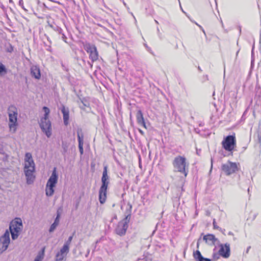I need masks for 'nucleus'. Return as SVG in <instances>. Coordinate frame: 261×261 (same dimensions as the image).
I'll return each mask as SVG.
<instances>
[{
    "label": "nucleus",
    "instance_id": "7ed1b4c3",
    "mask_svg": "<svg viewBox=\"0 0 261 261\" xmlns=\"http://www.w3.org/2000/svg\"><path fill=\"white\" fill-rule=\"evenodd\" d=\"M173 171L179 172L186 177L189 172V163L186 161V158L184 156L178 155L172 161Z\"/></svg>",
    "mask_w": 261,
    "mask_h": 261
},
{
    "label": "nucleus",
    "instance_id": "f8f14e48",
    "mask_svg": "<svg viewBox=\"0 0 261 261\" xmlns=\"http://www.w3.org/2000/svg\"><path fill=\"white\" fill-rule=\"evenodd\" d=\"M58 179V174L57 171V168L54 167L51 176L49 177L46 185L47 187H55Z\"/></svg>",
    "mask_w": 261,
    "mask_h": 261
},
{
    "label": "nucleus",
    "instance_id": "a878e982",
    "mask_svg": "<svg viewBox=\"0 0 261 261\" xmlns=\"http://www.w3.org/2000/svg\"><path fill=\"white\" fill-rule=\"evenodd\" d=\"M73 236H70L68 240L65 242V243L64 244L63 246L62 247H66L68 250H69V245L71 242V241L72 240Z\"/></svg>",
    "mask_w": 261,
    "mask_h": 261
},
{
    "label": "nucleus",
    "instance_id": "49530a36",
    "mask_svg": "<svg viewBox=\"0 0 261 261\" xmlns=\"http://www.w3.org/2000/svg\"><path fill=\"white\" fill-rule=\"evenodd\" d=\"M201 241V238H199L198 241H197V248H199V244H200V242Z\"/></svg>",
    "mask_w": 261,
    "mask_h": 261
},
{
    "label": "nucleus",
    "instance_id": "72a5a7b5",
    "mask_svg": "<svg viewBox=\"0 0 261 261\" xmlns=\"http://www.w3.org/2000/svg\"><path fill=\"white\" fill-rule=\"evenodd\" d=\"M144 46L145 47L146 49H147V50L150 53H151V54H153L152 51V50L151 49V48L150 47H149L146 44H144Z\"/></svg>",
    "mask_w": 261,
    "mask_h": 261
},
{
    "label": "nucleus",
    "instance_id": "680f3d73",
    "mask_svg": "<svg viewBox=\"0 0 261 261\" xmlns=\"http://www.w3.org/2000/svg\"><path fill=\"white\" fill-rule=\"evenodd\" d=\"M220 230H221L223 232V233H224V231H225V229L222 230V229L221 228V229Z\"/></svg>",
    "mask_w": 261,
    "mask_h": 261
},
{
    "label": "nucleus",
    "instance_id": "aec40b11",
    "mask_svg": "<svg viewBox=\"0 0 261 261\" xmlns=\"http://www.w3.org/2000/svg\"><path fill=\"white\" fill-rule=\"evenodd\" d=\"M31 74L32 76L39 80L41 77V72L39 67L36 65H33L31 68Z\"/></svg>",
    "mask_w": 261,
    "mask_h": 261
},
{
    "label": "nucleus",
    "instance_id": "20e7f679",
    "mask_svg": "<svg viewBox=\"0 0 261 261\" xmlns=\"http://www.w3.org/2000/svg\"><path fill=\"white\" fill-rule=\"evenodd\" d=\"M23 228L21 218L16 217L11 221L9 224V232L11 233L13 240H15L18 237Z\"/></svg>",
    "mask_w": 261,
    "mask_h": 261
},
{
    "label": "nucleus",
    "instance_id": "3c124183",
    "mask_svg": "<svg viewBox=\"0 0 261 261\" xmlns=\"http://www.w3.org/2000/svg\"><path fill=\"white\" fill-rule=\"evenodd\" d=\"M238 29L239 31V34L241 35V27L240 25L238 26Z\"/></svg>",
    "mask_w": 261,
    "mask_h": 261
},
{
    "label": "nucleus",
    "instance_id": "2eb2a0df",
    "mask_svg": "<svg viewBox=\"0 0 261 261\" xmlns=\"http://www.w3.org/2000/svg\"><path fill=\"white\" fill-rule=\"evenodd\" d=\"M203 240L209 245H214L216 243L218 244L220 241L213 234H207L203 236Z\"/></svg>",
    "mask_w": 261,
    "mask_h": 261
},
{
    "label": "nucleus",
    "instance_id": "423d86ee",
    "mask_svg": "<svg viewBox=\"0 0 261 261\" xmlns=\"http://www.w3.org/2000/svg\"><path fill=\"white\" fill-rule=\"evenodd\" d=\"M222 147L226 151L231 152L236 146L235 134L228 135L224 137L222 143Z\"/></svg>",
    "mask_w": 261,
    "mask_h": 261
},
{
    "label": "nucleus",
    "instance_id": "2f4dec72",
    "mask_svg": "<svg viewBox=\"0 0 261 261\" xmlns=\"http://www.w3.org/2000/svg\"><path fill=\"white\" fill-rule=\"evenodd\" d=\"M220 256H221V255L219 254V253H214L213 255V260H216L218 259L220 257Z\"/></svg>",
    "mask_w": 261,
    "mask_h": 261
},
{
    "label": "nucleus",
    "instance_id": "c85d7f7f",
    "mask_svg": "<svg viewBox=\"0 0 261 261\" xmlns=\"http://www.w3.org/2000/svg\"><path fill=\"white\" fill-rule=\"evenodd\" d=\"M45 247L41 248V250H40L37 255L38 256H40V257H42V258H44V253H45Z\"/></svg>",
    "mask_w": 261,
    "mask_h": 261
},
{
    "label": "nucleus",
    "instance_id": "052dcab7",
    "mask_svg": "<svg viewBox=\"0 0 261 261\" xmlns=\"http://www.w3.org/2000/svg\"><path fill=\"white\" fill-rule=\"evenodd\" d=\"M155 23L159 24V22L156 20H154Z\"/></svg>",
    "mask_w": 261,
    "mask_h": 261
},
{
    "label": "nucleus",
    "instance_id": "39448f33",
    "mask_svg": "<svg viewBox=\"0 0 261 261\" xmlns=\"http://www.w3.org/2000/svg\"><path fill=\"white\" fill-rule=\"evenodd\" d=\"M8 114L9 116V127L10 130H13V132H15L18 125L17 108L14 105H10L8 108Z\"/></svg>",
    "mask_w": 261,
    "mask_h": 261
},
{
    "label": "nucleus",
    "instance_id": "cd10ccee",
    "mask_svg": "<svg viewBox=\"0 0 261 261\" xmlns=\"http://www.w3.org/2000/svg\"><path fill=\"white\" fill-rule=\"evenodd\" d=\"M7 73V69L5 66L0 63V74L2 75Z\"/></svg>",
    "mask_w": 261,
    "mask_h": 261
},
{
    "label": "nucleus",
    "instance_id": "e433bc0d",
    "mask_svg": "<svg viewBox=\"0 0 261 261\" xmlns=\"http://www.w3.org/2000/svg\"><path fill=\"white\" fill-rule=\"evenodd\" d=\"M208 75H203L202 82H205L206 81H208Z\"/></svg>",
    "mask_w": 261,
    "mask_h": 261
},
{
    "label": "nucleus",
    "instance_id": "b1692460",
    "mask_svg": "<svg viewBox=\"0 0 261 261\" xmlns=\"http://www.w3.org/2000/svg\"><path fill=\"white\" fill-rule=\"evenodd\" d=\"M54 192H55L54 187H47V186H46L45 194L47 196L50 197V196H53Z\"/></svg>",
    "mask_w": 261,
    "mask_h": 261
},
{
    "label": "nucleus",
    "instance_id": "6ab92c4d",
    "mask_svg": "<svg viewBox=\"0 0 261 261\" xmlns=\"http://www.w3.org/2000/svg\"><path fill=\"white\" fill-rule=\"evenodd\" d=\"M59 210H60V209H58L57 210L56 217L53 223L50 225V226L49 227V232H53L59 224L60 219V217H61V212L59 211Z\"/></svg>",
    "mask_w": 261,
    "mask_h": 261
},
{
    "label": "nucleus",
    "instance_id": "6e6d98bb",
    "mask_svg": "<svg viewBox=\"0 0 261 261\" xmlns=\"http://www.w3.org/2000/svg\"><path fill=\"white\" fill-rule=\"evenodd\" d=\"M79 203V202H78L75 204V208H76H76H77V207H78Z\"/></svg>",
    "mask_w": 261,
    "mask_h": 261
},
{
    "label": "nucleus",
    "instance_id": "4468645a",
    "mask_svg": "<svg viewBox=\"0 0 261 261\" xmlns=\"http://www.w3.org/2000/svg\"><path fill=\"white\" fill-rule=\"evenodd\" d=\"M77 137L79 143V148L81 155L84 153L83 144H84V135L82 133V129L79 128L77 130Z\"/></svg>",
    "mask_w": 261,
    "mask_h": 261
},
{
    "label": "nucleus",
    "instance_id": "4c0bfd02",
    "mask_svg": "<svg viewBox=\"0 0 261 261\" xmlns=\"http://www.w3.org/2000/svg\"><path fill=\"white\" fill-rule=\"evenodd\" d=\"M42 259L43 258L42 257L36 256L34 261H42Z\"/></svg>",
    "mask_w": 261,
    "mask_h": 261
},
{
    "label": "nucleus",
    "instance_id": "393cba45",
    "mask_svg": "<svg viewBox=\"0 0 261 261\" xmlns=\"http://www.w3.org/2000/svg\"><path fill=\"white\" fill-rule=\"evenodd\" d=\"M68 148V145L67 143L62 142V153L63 155H65L67 152Z\"/></svg>",
    "mask_w": 261,
    "mask_h": 261
},
{
    "label": "nucleus",
    "instance_id": "79ce46f5",
    "mask_svg": "<svg viewBox=\"0 0 261 261\" xmlns=\"http://www.w3.org/2000/svg\"><path fill=\"white\" fill-rule=\"evenodd\" d=\"M195 24H196L197 26H198V27H199V28H200V29L202 31V32L205 34V31H204V30H203V29L202 28V27L200 25H199V24H198V23H197L196 22H195Z\"/></svg>",
    "mask_w": 261,
    "mask_h": 261
},
{
    "label": "nucleus",
    "instance_id": "f3484780",
    "mask_svg": "<svg viewBox=\"0 0 261 261\" xmlns=\"http://www.w3.org/2000/svg\"><path fill=\"white\" fill-rule=\"evenodd\" d=\"M61 111L63 114V122L65 126L69 124V110L68 108H66L64 106H62Z\"/></svg>",
    "mask_w": 261,
    "mask_h": 261
},
{
    "label": "nucleus",
    "instance_id": "864d4df0",
    "mask_svg": "<svg viewBox=\"0 0 261 261\" xmlns=\"http://www.w3.org/2000/svg\"><path fill=\"white\" fill-rule=\"evenodd\" d=\"M250 248H251V246H249V247H247V248L246 249V253L248 252V251H249Z\"/></svg>",
    "mask_w": 261,
    "mask_h": 261
},
{
    "label": "nucleus",
    "instance_id": "58836bf2",
    "mask_svg": "<svg viewBox=\"0 0 261 261\" xmlns=\"http://www.w3.org/2000/svg\"><path fill=\"white\" fill-rule=\"evenodd\" d=\"M124 174L122 172H120L119 173V174L117 175V177L118 178H121L122 176H123Z\"/></svg>",
    "mask_w": 261,
    "mask_h": 261
},
{
    "label": "nucleus",
    "instance_id": "c756f323",
    "mask_svg": "<svg viewBox=\"0 0 261 261\" xmlns=\"http://www.w3.org/2000/svg\"><path fill=\"white\" fill-rule=\"evenodd\" d=\"M13 50H14L13 46L11 44H9V46L7 47L6 48L7 52L11 53L13 51Z\"/></svg>",
    "mask_w": 261,
    "mask_h": 261
},
{
    "label": "nucleus",
    "instance_id": "412c9836",
    "mask_svg": "<svg viewBox=\"0 0 261 261\" xmlns=\"http://www.w3.org/2000/svg\"><path fill=\"white\" fill-rule=\"evenodd\" d=\"M193 257L196 261H211L212 260L208 258L204 257L201 252L198 250L194 251Z\"/></svg>",
    "mask_w": 261,
    "mask_h": 261
},
{
    "label": "nucleus",
    "instance_id": "ddd939ff",
    "mask_svg": "<svg viewBox=\"0 0 261 261\" xmlns=\"http://www.w3.org/2000/svg\"><path fill=\"white\" fill-rule=\"evenodd\" d=\"M69 250L66 247H62L55 256L56 261H64Z\"/></svg>",
    "mask_w": 261,
    "mask_h": 261
},
{
    "label": "nucleus",
    "instance_id": "4d7b16f0",
    "mask_svg": "<svg viewBox=\"0 0 261 261\" xmlns=\"http://www.w3.org/2000/svg\"><path fill=\"white\" fill-rule=\"evenodd\" d=\"M198 69L199 71H202V69H201L200 67V66H198Z\"/></svg>",
    "mask_w": 261,
    "mask_h": 261
},
{
    "label": "nucleus",
    "instance_id": "9b49d317",
    "mask_svg": "<svg viewBox=\"0 0 261 261\" xmlns=\"http://www.w3.org/2000/svg\"><path fill=\"white\" fill-rule=\"evenodd\" d=\"M220 249L218 251L219 254L224 258H227L230 256V245L228 243L219 244Z\"/></svg>",
    "mask_w": 261,
    "mask_h": 261
},
{
    "label": "nucleus",
    "instance_id": "6e6552de",
    "mask_svg": "<svg viewBox=\"0 0 261 261\" xmlns=\"http://www.w3.org/2000/svg\"><path fill=\"white\" fill-rule=\"evenodd\" d=\"M85 49L88 53H89V58L92 62L98 59V54L95 45L90 43L86 44L85 46Z\"/></svg>",
    "mask_w": 261,
    "mask_h": 261
},
{
    "label": "nucleus",
    "instance_id": "9d476101",
    "mask_svg": "<svg viewBox=\"0 0 261 261\" xmlns=\"http://www.w3.org/2000/svg\"><path fill=\"white\" fill-rule=\"evenodd\" d=\"M0 242L2 244V251L6 250L10 243V232L7 229L0 237Z\"/></svg>",
    "mask_w": 261,
    "mask_h": 261
},
{
    "label": "nucleus",
    "instance_id": "ea45409f",
    "mask_svg": "<svg viewBox=\"0 0 261 261\" xmlns=\"http://www.w3.org/2000/svg\"><path fill=\"white\" fill-rule=\"evenodd\" d=\"M195 24H196L197 26H198V27H199V28H200V29L202 31V32L205 34V31H204V30H203V29L202 28V27L200 25H199V24H198V23H197L196 22H195Z\"/></svg>",
    "mask_w": 261,
    "mask_h": 261
},
{
    "label": "nucleus",
    "instance_id": "1a4fd4ad",
    "mask_svg": "<svg viewBox=\"0 0 261 261\" xmlns=\"http://www.w3.org/2000/svg\"><path fill=\"white\" fill-rule=\"evenodd\" d=\"M128 223L123 219L119 221L115 229V233L121 237L124 236L128 227Z\"/></svg>",
    "mask_w": 261,
    "mask_h": 261
},
{
    "label": "nucleus",
    "instance_id": "0eeeda50",
    "mask_svg": "<svg viewBox=\"0 0 261 261\" xmlns=\"http://www.w3.org/2000/svg\"><path fill=\"white\" fill-rule=\"evenodd\" d=\"M221 169L226 175H230L236 172L238 168L236 163L228 161L226 164H224L222 165Z\"/></svg>",
    "mask_w": 261,
    "mask_h": 261
},
{
    "label": "nucleus",
    "instance_id": "c9c22d12",
    "mask_svg": "<svg viewBox=\"0 0 261 261\" xmlns=\"http://www.w3.org/2000/svg\"><path fill=\"white\" fill-rule=\"evenodd\" d=\"M61 38H62V40H63L64 42H66L67 37H66V36H65V35L64 34V33H63V34H61Z\"/></svg>",
    "mask_w": 261,
    "mask_h": 261
},
{
    "label": "nucleus",
    "instance_id": "8fccbe9b",
    "mask_svg": "<svg viewBox=\"0 0 261 261\" xmlns=\"http://www.w3.org/2000/svg\"><path fill=\"white\" fill-rule=\"evenodd\" d=\"M1 3V5H0V7L3 9V10H4L5 9V6L0 2Z\"/></svg>",
    "mask_w": 261,
    "mask_h": 261
},
{
    "label": "nucleus",
    "instance_id": "473e14b6",
    "mask_svg": "<svg viewBox=\"0 0 261 261\" xmlns=\"http://www.w3.org/2000/svg\"><path fill=\"white\" fill-rule=\"evenodd\" d=\"M213 224L214 229H217L219 230L221 229V228H220L217 225L216 220L215 219L213 220Z\"/></svg>",
    "mask_w": 261,
    "mask_h": 261
},
{
    "label": "nucleus",
    "instance_id": "de8ad7c7",
    "mask_svg": "<svg viewBox=\"0 0 261 261\" xmlns=\"http://www.w3.org/2000/svg\"><path fill=\"white\" fill-rule=\"evenodd\" d=\"M83 104L84 105V106L85 107H89V105L88 103H87V102H84L83 101H82Z\"/></svg>",
    "mask_w": 261,
    "mask_h": 261
},
{
    "label": "nucleus",
    "instance_id": "bf43d9fd",
    "mask_svg": "<svg viewBox=\"0 0 261 261\" xmlns=\"http://www.w3.org/2000/svg\"><path fill=\"white\" fill-rule=\"evenodd\" d=\"M47 40L49 42V43L50 44L51 43V41L49 39V38L48 37H47Z\"/></svg>",
    "mask_w": 261,
    "mask_h": 261
},
{
    "label": "nucleus",
    "instance_id": "7c9ffc66",
    "mask_svg": "<svg viewBox=\"0 0 261 261\" xmlns=\"http://www.w3.org/2000/svg\"><path fill=\"white\" fill-rule=\"evenodd\" d=\"M55 30L59 34L61 35L63 33V30L60 27H59L58 26H57Z\"/></svg>",
    "mask_w": 261,
    "mask_h": 261
},
{
    "label": "nucleus",
    "instance_id": "a18cd8bd",
    "mask_svg": "<svg viewBox=\"0 0 261 261\" xmlns=\"http://www.w3.org/2000/svg\"><path fill=\"white\" fill-rule=\"evenodd\" d=\"M137 261H147V259L145 257L143 258H138Z\"/></svg>",
    "mask_w": 261,
    "mask_h": 261
},
{
    "label": "nucleus",
    "instance_id": "5701e85b",
    "mask_svg": "<svg viewBox=\"0 0 261 261\" xmlns=\"http://www.w3.org/2000/svg\"><path fill=\"white\" fill-rule=\"evenodd\" d=\"M28 169L35 170V165L34 160H32V162L31 161H29L27 162H25L24 169Z\"/></svg>",
    "mask_w": 261,
    "mask_h": 261
},
{
    "label": "nucleus",
    "instance_id": "37998d69",
    "mask_svg": "<svg viewBox=\"0 0 261 261\" xmlns=\"http://www.w3.org/2000/svg\"><path fill=\"white\" fill-rule=\"evenodd\" d=\"M156 30H157L158 34V36H159V38H161V33L160 32V30H159V27H157Z\"/></svg>",
    "mask_w": 261,
    "mask_h": 261
},
{
    "label": "nucleus",
    "instance_id": "09e8293b",
    "mask_svg": "<svg viewBox=\"0 0 261 261\" xmlns=\"http://www.w3.org/2000/svg\"><path fill=\"white\" fill-rule=\"evenodd\" d=\"M138 131H139V133H140L142 135H144V132H143L142 129H141L139 128V129H138Z\"/></svg>",
    "mask_w": 261,
    "mask_h": 261
},
{
    "label": "nucleus",
    "instance_id": "e2e57ef3",
    "mask_svg": "<svg viewBox=\"0 0 261 261\" xmlns=\"http://www.w3.org/2000/svg\"><path fill=\"white\" fill-rule=\"evenodd\" d=\"M114 219H117V216H116V215H115V216L114 217Z\"/></svg>",
    "mask_w": 261,
    "mask_h": 261
},
{
    "label": "nucleus",
    "instance_id": "603ef678",
    "mask_svg": "<svg viewBox=\"0 0 261 261\" xmlns=\"http://www.w3.org/2000/svg\"><path fill=\"white\" fill-rule=\"evenodd\" d=\"M51 46L50 45H48V48H46V50L49 51H51Z\"/></svg>",
    "mask_w": 261,
    "mask_h": 261
},
{
    "label": "nucleus",
    "instance_id": "a211bd4d",
    "mask_svg": "<svg viewBox=\"0 0 261 261\" xmlns=\"http://www.w3.org/2000/svg\"><path fill=\"white\" fill-rule=\"evenodd\" d=\"M136 119L138 124L143 126L145 128L147 129V126L141 110H138L137 112Z\"/></svg>",
    "mask_w": 261,
    "mask_h": 261
},
{
    "label": "nucleus",
    "instance_id": "f704fd0d",
    "mask_svg": "<svg viewBox=\"0 0 261 261\" xmlns=\"http://www.w3.org/2000/svg\"><path fill=\"white\" fill-rule=\"evenodd\" d=\"M19 5L24 10L27 11V10L24 8L23 6V2L22 0L19 1Z\"/></svg>",
    "mask_w": 261,
    "mask_h": 261
},
{
    "label": "nucleus",
    "instance_id": "13d9d810",
    "mask_svg": "<svg viewBox=\"0 0 261 261\" xmlns=\"http://www.w3.org/2000/svg\"><path fill=\"white\" fill-rule=\"evenodd\" d=\"M239 51H240V49H239V50L237 51V53H236V56H237H237H238V54H239Z\"/></svg>",
    "mask_w": 261,
    "mask_h": 261
},
{
    "label": "nucleus",
    "instance_id": "bb28decb",
    "mask_svg": "<svg viewBox=\"0 0 261 261\" xmlns=\"http://www.w3.org/2000/svg\"><path fill=\"white\" fill-rule=\"evenodd\" d=\"M32 160H33V159L32 158V154L30 152L25 153L24 155V162H27L29 161L32 162Z\"/></svg>",
    "mask_w": 261,
    "mask_h": 261
},
{
    "label": "nucleus",
    "instance_id": "c03bdc74",
    "mask_svg": "<svg viewBox=\"0 0 261 261\" xmlns=\"http://www.w3.org/2000/svg\"><path fill=\"white\" fill-rule=\"evenodd\" d=\"M90 249H88L87 250V253L85 254V257H87L88 256V255L89 254V253H90Z\"/></svg>",
    "mask_w": 261,
    "mask_h": 261
},
{
    "label": "nucleus",
    "instance_id": "5fc2aeb1",
    "mask_svg": "<svg viewBox=\"0 0 261 261\" xmlns=\"http://www.w3.org/2000/svg\"><path fill=\"white\" fill-rule=\"evenodd\" d=\"M228 234L229 235V236H233V233L231 231H229L228 233Z\"/></svg>",
    "mask_w": 261,
    "mask_h": 261
},
{
    "label": "nucleus",
    "instance_id": "f03ea898",
    "mask_svg": "<svg viewBox=\"0 0 261 261\" xmlns=\"http://www.w3.org/2000/svg\"><path fill=\"white\" fill-rule=\"evenodd\" d=\"M42 110L44 114L39 122V126L42 132L45 134L47 137L49 138L52 134L51 123L49 120L50 110L46 106H44Z\"/></svg>",
    "mask_w": 261,
    "mask_h": 261
},
{
    "label": "nucleus",
    "instance_id": "a19ab883",
    "mask_svg": "<svg viewBox=\"0 0 261 261\" xmlns=\"http://www.w3.org/2000/svg\"><path fill=\"white\" fill-rule=\"evenodd\" d=\"M195 24H196L197 26H198V27H199V28H200V29L202 31V32L205 34V31H204V30H203V29L202 28V27L200 25H199V24H198V23H197L196 22H195Z\"/></svg>",
    "mask_w": 261,
    "mask_h": 261
},
{
    "label": "nucleus",
    "instance_id": "f257e3e1",
    "mask_svg": "<svg viewBox=\"0 0 261 261\" xmlns=\"http://www.w3.org/2000/svg\"><path fill=\"white\" fill-rule=\"evenodd\" d=\"M101 180V185L99 190L98 198L100 204H103L106 201L107 190L110 184V177L108 174L107 165H105L103 167Z\"/></svg>",
    "mask_w": 261,
    "mask_h": 261
},
{
    "label": "nucleus",
    "instance_id": "0e129e2a",
    "mask_svg": "<svg viewBox=\"0 0 261 261\" xmlns=\"http://www.w3.org/2000/svg\"><path fill=\"white\" fill-rule=\"evenodd\" d=\"M248 192H249V188L248 189Z\"/></svg>",
    "mask_w": 261,
    "mask_h": 261
},
{
    "label": "nucleus",
    "instance_id": "dca6fc26",
    "mask_svg": "<svg viewBox=\"0 0 261 261\" xmlns=\"http://www.w3.org/2000/svg\"><path fill=\"white\" fill-rule=\"evenodd\" d=\"M35 170H32L30 169H24V174L26 176L27 183L28 185H30L34 182L35 179V176L33 173Z\"/></svg>",
    "mask_w": 261,
    "mask_h": 261
},
{
    "label": "nucleus",
    "instance_id": "4be33fe9",
    "mask_svg": "<svg viewBox=\"0 0 261 261\" xmlns=\"http://www.w3.org/2000/svg\"><path fill=\"white\" fill-rule=\"evenodd\" d=\"M132 205L129 203H128L125 212V217L124 219H123V220L128 222H129L132 214Z\"/></svg>",
    "mask_w": 261,
    "mask_h": 261
}]
</instances>
